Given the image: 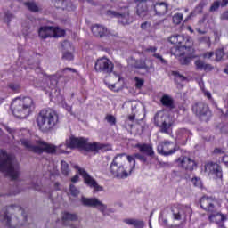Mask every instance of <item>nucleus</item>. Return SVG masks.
Masks as SVG:
<instances>
[{"label": "nucleus", "mask_w": 228, "mask_h": 228, "mask_svg": "<svg viewBox=\"0 0 228 228\" xmlns=\"http://www.w3.org/2000/svg\"><path fill=\"white\" fill-rule=\"evenodd\" d=\"M227 4H228V0H222V2H221L222 8H225V6H227Z\"/></svg>", "instance_id": "obj_63"}, {"label": "nucleus", "mask_w": 228, "mask_h": 228, "mask_svg": "<svg viewBox=\"0 0 228 228\" xmlns=\"http://www.w3.org/2000/svg\"><path fill=\"white\" fill-rule=\"evenodd\" d=\"M149 12V7L147 6V2L142 1L137 4L136 13L139 17H145Z\"/></svg>", "instance_id": "obj_28"}, {"label": "nucleus", "mask_w": 228, "mask_h": 228, "mask_svg": "<svg viewBox=\"0 0 228 228\" xmlns=\"http://www.w3.org/2000/svg\"><path fill=\"white\" fill-rule=\"evenodd\" d=\"M214 154H218L219 156H223L221 159L222 163L228 167V155H224L225 151L220 148H216L214 150Z\"/></svg>", "instance_id": "obj_30"}, {"label": "nucleus", "mask_w": 228, "mask_h": 228, "mask_svg": "<svg viewBox=\"0 0 228 228\" xmlns=\"http://www.w3.org/2000/svg\"><path fill=\"white\" fill-rule=\"evenodd\" d=\"M196 31L200 35H206L208 33L206 30H201L200 28H196Z\"/></svg>", "instance_id": "obj_62"}, {"label": "nucleus", "mask_w": 228, "mask_h": 228, "mask_svg": "<svg viewBox=\"0 0 228 228\" xmlns=\"http://www.w3.org/2000/svg\"><path fill=\"white\" fill-rule=\"evenodd\" d=\"M132 112L133 114L128 116V120L130 122H134V119L136 118V113H138L136 107H132Z\"/></svg>", "instance_id": "obj_46"}, {"label": "nucleus", "mask_w": 228, "mask_h": 228, "mask_svg": "<svg viewBox=\"0 0 228 228\" xmlns=\"http://www.w3.org/2000/svg\"><path fill=\"white\" fill-rule=\"evenodd\" d=\"M134 147L135 149L139 150V152H141V154H145V156H150V158H152V156H154V149L152 148V144L137 143Z\"/></svg>", "instance_id": "obj_21"}, {"label": "nucleus", "mask_w": 228, "mask_h": 228, "mask_svg": "<svg viewBox=\"0 0 228 228\" xmlns=\"http://www.w3.org/2000/svg\"><path fill=\"white\" fill-rule=\"evenodd\" d=\"M192 112L203 122H208L212 115L209 106L204 102H199L192 105Z\"/></svg>", "instance_id": "obj_9"}, {"label": "nucleus", "mask_w": 228, "mask_h": 228, "mask_svg": "<svg viewBox=\"0 0 228 228\" xmlns=\"http://www.w3.org/2000/svg\"><path fill=\"white\" fill-rule=\"evenodd\" d=\"M60 37H65V30L52 26V38H59Z\"/></svg>", "instance_id": "obj_32"}, {"label": "nucleus", "mask_w": 228, "mask_h": 228, "mask_svg": "<svg viewBox=\"0 0 228 228\" xmlns=\"http://www.w3.org/2000/svg\"><path fill=\"white\" fill-rule=\"evenodd\" d=\"M11 108L16 118H28L35 111L37 104L31 96H23L15 98Z\"/></svg>", "instance_id": "obj_4"}, {"label": "nucleus", "mask_w": 228, "mask_h": 228, "mask_svg": "<svg viewBox=\"0 0 228 228\" xmlns=\"http://www.w3.org/2000/svg\"><path fill=\"white\" fill-rule=\"evenodd\" d=\"M124 12H117L115 11H108V15H111L112 17H116V19H121V24L124 26L127 24H131L133 22V18L129 14V7L123 8Z\"/></svg>", "instance_id": "obj_15"}, {"label": "nucleus", "mask_w": 228, "mask_h": 228, "mask_svg": "<svg viewBox=\"0 0 228 228\" xmlns=\"http://www.w3.org/2000/svg\"><path fill=\"white\" fill-rule=\"evenodd\" d=\"M38 37L42 40L53 38V26H43L38 29Z\"/></svg>", "instance_id": "obj_22"}, {"label": "nucleus", "mask_w": 228, "mask_h": 228, "mask_svg": "<svg viewBox=\"0 0 228 228\" xmlns=\"http://www.w3.org/2000/svg\"><path fill=\"white\" fill-rule=\"evenodd\" d=\"M66 143H88V139L85 137H76L71 135L69 141L66 140Z\"/></svg>", "instance_id": "obj_31"}, {"label": "nucleus", "mask_w": 228, "mask_h": 228, "mask_svg": "<svg viewBox=\"0 0 228 228\" xmlns=\"http://www.w3.org/2000/svg\"><path fill=\"white\" fill-rule=\"evenodd\" d=\"M224 74L228 75V65L226 66V68L224 69Z\"/></svg>", "instance_id": "obj_64"}, {"label": "nucleus", "mask_w": 228, "mask_h": 228, "mask_svg": "<svg viewBox=\"0 0 228 228\" xmlns=\"http://www.w3.org/2000/svg\"><path fill=\"white\" fill-rule=\"evenodd\" d=\"M77 181H79V175H75L71 178V183H77Z\"/></svg>", "instance_id": "obj_61"}, {"label": "nucleus", "mask_w": 228, "mask_h": 228, "mask_svg": "<svg viewBox=\"0 0 228 228\" xmlns=\"http://www.w3.org/2000/svg\"><path fill=\"white\" fill-rule=\"evenodd\" d=\"M172 76L180 79L181 81H186V77L181 75L178 71H172Z\"/></svg>", "instance_id": "obj_49"}, {"label": "nucleus", "mask_w": 228, "mask_h": 228, "mask_svg": "<svg viewBox=\"0 0 228 228\" xmlns=\"http://www.w3.org/2000/svg\"><path fill=\"white\" fill-rule=\"evenodd\" d=\"M200 206L203 211L209 214V222H215V219L217 216L221 217L220 222H225V220H227V216L222 214V212L218 210V208H221L222 203L216 197L203 195L200 200Z\"/></svg>", "instance_id": "obj_5"}, {"label": "nucleus", "mask_w": 228, "mask_h": 228, "mask_svg": "<svg viewBox=\"0 0 228 228\" xmlns=\"http://www.w3.org/2000/svg\"><path fill=\"white\" fill-rule=\"evenodd\" d=\"M78 172L80 175H82L85 184H86L89 188H93L96 192L102 191V190H104V188L99 185V183H97V181L94 179V177H92L90 174L86 172V170L80 168L78 169Z\"/></svg>", "instance_id": "obj_12"}, {"label": "nucleus", "mask_w": 228, "mask_h": 228, "mask_svg": "<svg viewBox=\"0 0 228 228\" xmlns=\"http://www.w3.org/2000/svg\"><path fill=\"white\" fill-rule=\"evenodd\" d=\"M32 188H33V190H36V191H40V190H42V186L38 183H34L32 185Z\"/></svg>", "instance_id": "obj_55"}, {"label": "nucleus", "mask_w": 228, "mask_h": 228, "mask_svg": "<svg viewBox=\"0 0 228 228\" xmlns=\"http://www.w3.org/2000/svg\"><path fill=\"white\" fill-rule=\"evenodd\" d=\"M158 51V47L156 46H149L145 49V53H156Z\"/></svg>", "instance_id": "obj_51"}, {"label": "nucleus", "mask_w": 228, "mask_h": 228, "mask_svg": "<svg viewBox=\"0 0 228 228\" xmlns=\"http://www.w3.org/2000/svg\"><path fill=\"white\" fill-rule=\"evenodd\" d=\"M81 203L87 208H99L102 213H104V211H106V209L108 208L106 205L102 204V202L95 198L88 199L85 196H82Z\"/></svg>", "instance_id": "obj_17"}, {"label": "nucleus", "mask_w": 228, "mask_h": 228, "mask_svg": "<svg viewBox=\"0 0 228 228\" xmlns=\"http://www.w3.org/2000/svg\"><path fill=\"white\" fill-rule=\"evenodd\" d=\"M204 95L205 97H207V99H208V101H211L213 99V97L211 96V93L209 91H205Z\"/></svg>", "instance_id": "obj_59"}, {"label": "nucleus", "mask_w": 228, "mask_h": 228, "mask_svg": "<svg viewBox=\"0 0 228 228\" xmlns=\"http://www.w3.org/2000/svg\"><path fill=\"white\" fill-rule=\"evenodd\" d=\"M64 146L66 149H78L82 154H86V152H108L110 150V144L102 143H66Z\"/></svg>", "instance_id": "obj_7"}, {"label": "nucleus", "mask_w": 228, "mask_h": 228, "mask_svg": "<svg viewBox=\"0 0 228 228\" xmlns=\"http://www.w3.org/2000/svg\"><path fill=\"white\" fill-rule=\"evenodd\" d=\"M175 163L179 167V168H183L187 172H193L195 167H197V163L195 162V160L186 156L179 157L175 159Z\"/></svg>", "instance_id": "obj_13"}, {"label": "nucleus", "mask_w": 228, "mask_h": 228, "mask_svg": "<svg viewBox=\"0 0 228 228\" xmlns=\"http://www.w3.org/2000/svg\"><path fill=\"white\" fill-rule=\"evenodd\" d=\"M171 211L173 213V216L175 220H181V216H183V209L179 208L177 207H173L171 208Z\"/></svg>", "instance_id": "obj_35"}, {"label": "nucleus", "mask_w": 228, "mask_h": 228, "mask_svg": "<svg viewBox=\"0 0 228 228\" xmlns=\"http://www.w3.org/2000/svg\"><path fill=\"white\" fill-rule=\"evenodd\" d=\"M78 216L77 214H72L69 212L62 213V224L64 225H69V222H77Z\"/></svg>", "instance_id": "obj_27"}, {"label": "nucleus", "mask_w": 228, "mask_h": 228, "mask_svg": "<svg viewBox=\"0 0 228 228\" xmlns=\"http://www.w3.org/2000/svg\"><path fill=\"white\" fill-rule=\"evenodd\" d=\"M153 58H156L157 60H159V61L161 63H163L164 65H167V61L164 60L163 56H161V54L159 53H153Z\"/></svg>", "instance_id": "obj_50"}, {"label": "nucleus", "mask_w": 228, "mask_h": 228, "mask_svg": "<svg viewBox=\"0 0 228 228\" xmlns=\"http://www.w3.org/2000/svg\"><path fill=\"white\" fill-rule=\"evenodd\" d=\"M179 149H181V147L174 143H160L157 147L159 154L162 156H172V154H175Z\"/></svg>", "instance_id": "obj_14"}, {"label": "nucleus", "mask_w": 228, "mask_h": 228, "mask_svg": "<svg viewBox=\"0 0 228 228\" xmlns=\"http://www.w3.org/2000/svg\"><path fill=\"white\" fill-rule=\"evenodd\" d=\"M24 4L25 6H28L30 12H33L34 13L38 12V5H37L35 2H25Z\"/></svg>", "instance_id": "obj_36"}, {"label": "nucleus", "mask_w": 228, "mask_h": 228, "mask_svg": "<svg viewBox=\"0 0 228 228\" xmlns=\"http://www.w3.org/2000/svg\"><path fill=\"white\" fill-rule=\"evenodd\" d=\"M67 70H69V72L76 73V69L72 68H64L63 69H61V72L65 73L67 72Z\"/></svg>", "instance_id": "obj_60"}, {"label": "nucleus", "mask_w": 228, "mask_h": 228, "mask_svg": "<svg viewBox=\"0 0 228 228\" xmlns=\"http://www.w3.org/2000/svg\"><path fill=\"white\" fill-rule=\"evenodd\" d=\"M36 123L42 133H51L60 124V115L54 109L45 108L38 112Z\"/></svg>", "instance_id": "obj_3"}, {"label": "nucleus", "mask_w": 228, "mask_h": 228, "mask_svg": "<svg viewBox=\"0 0 228 228\" xmlns=\"http://www.w3.org/2000/svg\"><path fill=\"white\" fill-rule=\"evenodd\" d=\"M191 181L194 188H200V189L203 188L202 180H200V177L194 176L191 178Z\"/></svg>", "instance_id": "obj_37"}, {"label": "nucleus", "mask_w": 228, "mask_h": 228, "mask_svg": "<svg viewBox=\"0 0 228 228\" xmlns=\"http://www.w3.org/2000/svg\"><path fill=\"white\" fill-rule=\"evenodd\" d=\"M136 159L144 165L147 164V156L142 155L141 153H135L133 156L128 155V166H124L122 155H118L113 159V161L110 167V171L114 177H118V179H126V177H129L133 170L136 168Z\"/></svg>", "instance_id": "obj_1"}, {"label": "nucleus", "mask_w": 228, "mask_h": 228, "mask_svg": "<svg viewBox=\"0 0 228 228\" xmlns=\"http://www.w3.org/2000/svg\"><path fill=\"white\" fill-rule=\"evenodd\" d=\"M26 149H28L30 152H35V154H43V152H46L47 154H54L56 152V146L53 144L43 143L39 146H33L29 143H23Z\"/></svg>", "instance_id": "obj_11"}, {"label": "nucleus", "mask_w": 228, "mask_h": 228, "mask_svg": "<svg viewBox=\"0 0 228 228\" xmlns=\"http://www.w3.org/2000/svg\"><path fill=\"white\" fill-rule=\"evenodd\" d=\"M105 120H107L108 124H110V126H116L117 125V118H115V116L111 115V114H108L105 117Z\"/></svg>", "instance_id": "obj_39"}, {"label": "nucleus", "mask_w": 228, "mask_h": 228, "mask_svg": "<svg viewBox=\"0 0 228 228\" xmlns=\"http://www.w3.org/2000/svg\"><path fill=\"white\" fill-rule=\"evenodd\" d=\"M220 6H222V3H220V1H215L210 8H209V12H216V10H218V8H220Z\"/></svg>", "instance_id": "obj_45"}, {"label": "nucleus", "mask_w": 228, "mask_h": 228, "mask_svg": "<svg viewBox=\"0 0 228 228\" xmlns=\"http://www.w3.org/2000/svg\"><path fill=\"white\" fill-rule=\"evenodd\" d=\"M151 10L158 17H163L168 12V4L167 2H156L151 5Z\"/></svg>", "instance_id": "obj_20"}, {"label": "nucleus", "mask_w": 228, "mask_h": 228, "mask_svg": "<svg viewBox=\"0 0 228 228\" xmlns=\"http://www.w3.org/2000/svg\"><path fill=\"white\" fill-rule=\"evenodd\" d=\"M134 81H135V88H137L138 90H140L143 86V85H145V80L143 78L135 77Z\"/></svg>", "instance_id": "obj_41"}, {"label": "nucleus", "mask_w": 228, "mask_h": 228, "mask_svg": "<svg viewBox=\"0 0 228 228\" xmlns=\"http://www.w3.org/2000/svg\"><path fill=\"white\" fill-rule=\"evenodd\" d=\"M0 172L8 175L12 181L19 179V167L15 165V156L0 149Z\"/></svg>", "instance_id": "obj_6"}, {"label": "nucleus", "mask_w": 228, "mask_h": 228, "mask_svg": "<svg viewBox=\"0 0 228 228\" xmlns=\"http://www.w3.org/2000/svg\"><path fill=\"white\" fill-rule=\"evenodd\" d=\"M176 136L179 140H183L190 136V131L186 128H180L176 131Z\"/></svg>", "instance_id": "obj_33"}, {"label": "nucleus", "mask_w": 228, "mask_h": 228, "mask_svg": "<svg viewBox=\"0 0 228 228\" xmlns=\"http://www.w3.org/2000/svg\"><path fill=\"white\" fill-rule=\"evenodd\" d=\"M91 31L96 38H104V37H118V34H111L108 28L102 25L94 24L91 27Z\"/></svg>", "instance_id": "obj_16"}, {"label": "nucleus", "mask_w": 228, "mask_h": 228, "mask_svg": "<svg viewBox=\"0 0 228 228\" xmlns=\"http://www.w3.org/2000/svg\"><path fill=\"white\" fill-rule=\"evenodd\" d=\"M10 90H12V92H14L15 94H19V92H20V85L17 84V83H10L8 85Z\"/></svg>", "instance_id": "obj_40"}, {"label": "nucleus", "mask_w": 228, "mask_h": 228, "mask_svg": "<svg viewBox=\"0 0 228 228\" xmlns=\"http://www.w3.org/2000/svg\"><path fill=\"white\" fill-rule=\"evenodd\" d=\"M113 69H115L113 62L105 57L97 59L94 64V70L96 72H102L103 74H111Z\"/></svg>", "instance_id": "obj_10"}, {"label": "nucleus", "mask_w": 228, "mask_h": 228, "mask_svg": "<svg viewBox=\"0 0 228 228\" xmlns=\"http://www.w3.org/2000/svg\"><path fill=\"white\" fill-rule=\"evenodd\" d=\"M141 28L142 29H149V28H151V22L145 21V22L142 23Z\"/></svg>", "instance_id": "obj_52"}, {"label": "nucleus", "mask_w": 228, "mask_h": 228, "mask_svg": "<svg viewBox=\"0 0 228 228\" xmlns=\"http://www.w3.org/2000/svg\"><path fill=\"white\" fill-rule=\"evenodd\" d=\"M215 55V52H207L203 54L204 58H213Z\"/></svg>", "instance_id": "obj_53"}, {"label": "nucleus", "mask_w": 228, "mask_h": 228, "mask_svg": "<svg viewBox=\"0 0 228 228\" xmlns=\"http://www.w3.org/2000/svg\"><path fill=\"white\" fill-rule=\"evenodd\" d=\"M170 44L175 45L171 49L174 56L178 57V61L181 65H190L191 58L195 56H184L187 51H191L193 47V40L189 36L184 35H173L169 37Z\"/></svg>", "instance_id": "obj_2"}, {"label": "nucleus", "mask_w": 228, "mask_h": 228, "mask_svg": "<svg viewBox=\"0 0 228 228\" xmlns=\"http://www.w3.org/2000/svg\"><path fill=\"white\" fill-rule=\"evenodd\" d=\"M61 172L62 175H65V176L70 174V168L69 167V163H67V161L65 160L61 161Z\"/></svg>", "instance_id": "obj_34"}, {"label": "nucleus", "mask_w": 228, "mask_h": 228, "mask_svg": "<svg viewBox=\"0 0 228 228\" xmlns=\"http://www.w3.org/2000/svg\"><path fill=\"white\" fill-rule=\"evenodd\" d=\"M63 60H68V61H72L74 60V55L70 52H65L62 55Z\"/></svg>", "instance_id": "obj_47"}, {"label": "nucleus", "mask_w": 228, "mask_h": 228, "mask_svg": "<svg viewBox=\"0 0 228 228\" xmlns=\"http://www.w3.org/2000/svg\"><path fill=\"white\" fill-rule=\"evenodd\" d=\"M173 22L177 26L183 22V13H176L173 16Z\"/></svg>", "instance_id": "obj_42"}, {"label": "nucleus", "mask_w": 228, "mask_h": 228, "mask_svg": "<svg viewBox=\"0 0 228 228\" xmlns=\"http://www.w3.org/2000/svg\"><path fill=\"white\" fill-rule=\"evenodd\" d=\"M199 42H200V44H202V43H204V42L208 43V42H209V37H200Z\"/></svg>", "instance_id": "obj_57"}, {"label": "nucleus", "mask_w": 228, "mask_h": 228, "mask_svg": "<svg viewBox=\"0 0 228 228\" xmlns=\"http://www.w3.org/2000/svg\"><path fill=\"white\" fill-rule=\"evenodd\" d=\"M154 122L157 127H160L162 133H168V130L172 127V118L163 111L155 114Z\"/></svg>", "instance_id": "obj_8"}, {"label": "nucleus", "mask_w": 228, "mask_h": 228, "mask_svg": "<svg viewBox=\"0 0 228 228\" xmlns=\"http://www.w3.org/2000/svg\"><path fill=\"white\" fill-rule=\"evenodd\" d=\"M125 224L127 225H133L134 228H143L145 227V223L142 220L128 218L124 220Z\"/></svg>", "instance_id": "obj_29"}, {"label": "nucleus", "mask_w": 228, "mask_h": 228, "mask_svg": "<svg viewBox=\"0 0 228 228\" xmlns=\"http://www.w3.org/2000/svg\"><path fill=\"white\" fill-rule=\"evenodd\" d=\"M205 172L211 175H216L217 179H222L223 177L222 167L218 163L208 162L205 165Z\"/></svg>", "instance_id": "obj_18"}, {"label": "nucleus", "mask_w": 228, "mask_h": 228, "mask_svg": "<svg viewBox=\"0 0 228 228\" xmlns=\"http://www.w3.org/2000/svg\"><path fill=\"white\" fill-rule=\"evenodd\" d=\"M135 69H145V61L137 60L134 64Z\"/></svg>", "instance_id": "obj_48"}, {"label": "nucleus", "mask_w": 228, "mask_h": 228, "mask_svg": "<svg viewBox=\"0 0 228 228\" xmlns=\"http://www.w3.org/2000/svg\"><path fill=\"white\" fill-rule=\"evenodd\" d=\"M196 70H204V72H211L213 70V66L211 64H206L204 61L199 59L194 62Z\"/></svg>", "instance_id": "obj_25"}, {"label": "nucleus", "mask_w": 228, "mask_h": 228, "mask_svg": "<svg viewBox=\"0 0 228 228\" xmlns=\"http://www.w3.org/2000/svg\"><path fill=\"white\" fill-rule=\"evenodd\" d=\"M160 103L162 106L165 108H169L170 110H174L175 105H174V98L168 94H164L160 98Z\"/></svg>", "instance_id": "obj_26"}, {"label": "nucleus", "mask_w": 228, "mask_h": 228, "mask_svg": "<svg viewBox=\"0 0 228 228\" xmlns=\"http://www.w3.org/2000/svg\"><path fill=\"white\" fill-rule=\"evenodd\" d=\"M221 20H228V11L224 12L221 15Z\"/></svg>", "instance_id": "obj_58"}, {"label": "nucleus", "mask_w": 228, "mask_h": 228, "mask_svg": "<svg viewBox=\"0 0 228 228\" xmlns=\"http://www.w3.org/2000/svg\"><path fill=\"white\" fill-rule=\"evenodd\" d=\"M5 17H6V19H7V22H8V24H10V22L12 21V19H13V14H12V13H10V12H7L6 14H5Z\"/></svg>", "instance_id": "obj_56"}, {"label": "nucleus", "mask_w": 228, "mask_h": 228, "mask_svg": "<svg viewBox=\"0 0 228 228\" xmlns=\"http://www.w3.org/2000/svg\"><path fill=\"white\" fill-rule=\"evenodd\" d=\"M54 3V6L57 9L61 8V10H67L70 12V10H74L72 8V3L69 2V0H52Z\"/></svg>", "instance_id": "obj_23"}, {"label": "nucleus", "mask_w": 228, "mask_h": 228, "mask_svg": "<svg viewBox=\"0 0 228 228\" xmlns=\"http://www.w3.org/2000/svg\"><path fill=\"white\" fill-rule=\"evenodd\" d=\"M21 137L20 139V143H45L42 139L37 135H32L28 130L21 132Z\"/></svg>", "instance_id": "obj_19"}, {"label": "nucleus", "mask_w": 228, "mask_h": 228, "mask_svg": "<svg viewBox=\"0 0 228 228\" xmlns=\"http://www.w3.org/2000/svg\"><path fill=\"white\" fill-rule=\"evenodd\" d=\"M208 5V0H201L199 4L196 6V9L200 13H202L204 7Z\"/></svg>", "instance_id": "obj_43"}, {"label": "nucleus", "mask_w": 228, "mask_h": 228, "mask_svg": "<svg viewBox=\"0 0 228 228\" xmlns=\"http://www.w3.org/2000/svg\"><path fill=\"white\" fill-rule=\"evenodd\" d=\"M224 56H225V52L224 51V48H220L216 51V61H222V60H224Z\"/></svg>", "instance_id": "obj_38"}, {"label": "nucleus", "mask_w": 228, "mask_h": 228, "mask_svg": "<svg viewBox=\"0 0 228 228\" xmlns=\"http://www.w3.org/2000/svg\"><path fill=\"white\" fill-rule=\"evenodd\" d=\"M5 131H7V133H9V134H11V136H12L13 138L15 134V130L10 128L9 126H5Z\"/></svg>", "instance_id": "obj_54"}, {"label": "nucleus", "mask_w": 228, "mask_h": 228, "mask_svg": "<svg viewBox=\"0 0 228 228\" xmlns=\"http://www.w3.org/2000/svg\"><path fill=\"white\" fill-rule=\"evenodd\" d=\"M0 221L2 224H4L6 227L12 228V217L8 216V207H5L2 209L0 214Z\"/></svg>", "instance_id": "obj_24"}, {"label": "nucleus", "mask_w": 228, "mask_h": 228, "mask_svg": "<svg viewBox=\"0 0 228 228\" xmlns=\"http://www.w3.org/2000/svg\"><path fill=\"white\" fill-rule=\"evenodd\" d=\"M69 191L73 197H77V195H79V190H77V188L74 184L69 185Z\"/></svg>", "instance_id": "obj_44"}]
</instances>
